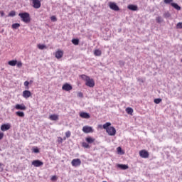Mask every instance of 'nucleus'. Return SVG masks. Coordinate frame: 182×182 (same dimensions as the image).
Here are the masks:
<instances>
[{"mask_svg":"<svg viewBox=\"0 0 182 182\" xmlns=\"http://www.w3.org/2000/svg\"><path fill=\"white\" fill-rule=\"evenodd\" d=\"M81 78L85 81L86 86H88V87H95V80L92 78H90V77L86 75H82Z\"/></svg>","mask_w":182,"mask_h":182,"instance_id":"f257e3e1","label":"nucleus"},{"mask_svg":"<svg viewBox=\"0 0 182 182\" xmlns=\"http://www.w3.org/2000/svg\"><path fill=\"white\" fill-rule=\"evenodd\" d=\"M18 16L21 18V21L25 23H29L31 22V16L28 13H20L18 14Z\"/></svg>","mask_w":182,"mask_h":182,"instance_id":"f03ea898","label":"nucleus"},{"mask_svg":"<svg viewBox=\"0 0 182 182\" xmlns=\"http://www.w3.org/2000/svg\"><path fill=\"white\" fill-rule=\"evenodd\" d=\"M73 167H79L82 164V161L79 159H73L71 161Z\"/></svg>","mask_w":182,"mask_h":182,"instance_id":"7ed1b4c3","label":"nucleus"},{"mask_svg":"<svg viewBox=\"0 0 182 182\" xmlns=\"http://www.w3.org/2000/svg\"><path fill=\"white\" fill-rule=\"evenodd\" d=\"M109 136H116V129L113 127H109V129L106 130Z\"/></svg>","mask_w":182,"mask_h":182,"instance_id":"20e7f679","label":"nucleus"},{"mask_svg":"<svg viewBox=\"0 0 182 182\" xmlns=\"http://www.w3.org/2000/svg\"><path fill=\"white\" fill-rule=\"evenodd\" d=\"M108 5L110 9H112V11H119L120 9L119 8V6H117V4H116V3L114 2H109Z\"/></svg>","mask_w":182,"mask_h":182,"instance_id":"39448f33","label":"nucleus"},{"mask_svg":"<svg viewBox=\"0 0 182 182\" xmlns=\"http://www.w3.org/2000/svg\"><path fill=\"white\" fill-rule=\"evenodd\" d=\"M82 132L84 133H93V128L90 126H84L82 127Z\"/></svg>","mask_w":182,"mask_h":182,"instance_id":"423d86ee","label":"nucleus"},{"mask_svg":"<svg viewBox=\"0 0 182 182\" xmlns=\"http://www.w3.org/2000/svg\"><path fill=\"white\" fill-rule=\"evenodd\" d=\"M139 156L142 159H147L149 158V152L146 150H141L139 151Z\"/></svg>","mask_w":182,"mask_h":182,"instance_id":"0eeeda50","label":"nucleus"},{"mask_svg":"<svg viewBox=\"0 0 182 182\" xmlns=\"http://www.w3.org/2000/svg\"><path fill=\"white\" fill-rule=\"evenodd\" d=\"M33 6L36 9H39L41 8V0H32Z\"/></svg>","mask_w":182,"mask_h":182,"instance_id":"6e6552de","label":"nucleus"},{"mask_svg":"<svg viewBox=\"0 0 182 182\" xmlns=\"http://www.w3.org/2000/svg\"><path fill=\"white\" fill-rule=\"evenodd\" d=\"M16 110H26V106L24 104H17L15 106Z\"/></svg>","mask_w":182,"mask_h":182,"instance_id":"1a4fd4ad","label":"nucleus"},{"mask_svg":"<svg viewBox=\"0 0 182 182\" xmlns=\"http://www.w3.org/2000/svg\"><path fill=\"white\" fill-rule=\"evenodd\" d=\"M63 90H65V92H69V90H72L73 87L70 84L65 83L62 87Z\"/></svg>","mask_w":182,"mask_h":182,"instance_id":"9d476101","label":"nucleus"},{"mask_svg":"<svg viewBox=\"0 0 182 182\" xmlns=\"http://www.w3.org/2000/svg\"><path fill=\"white\" fill-rule=\"evenodd\" d=\"M11 129V124H4L1 126V132H6V130H9Z\"/></svg>","mask_w":182,"mask_h":182,"instance_id":"9b49d317","label":"nucleus"},{"mask_svg":"<svg viewBox=\"0 0 182 182\" xmlns=\"http://www.w3.org/2000/svg\"><path fill=\"white\" fill-rule=\"evenodd\" d=\"M32 165L34 166V167H41V166H43V162L40 160H35L32 162Z\"/></svg>","mask_w":182,"mask_h":182,"instance_id":"f8f14e48","label":"nucleus"},{"mask_svg":"<svg viewBox=\"0 0 182 182\" xmlns=\"http://www.w3.org/2000/svg\"><path fill=\"white\" fill-rule=\"evenodd\" d=\"M31 95H32V93H31V91L29 90H24L23 92V97H24L25 99H28L31 97Z\"/></svg>","mask_w":182,"mask_h":182,"instance_id":"ddd939ff","label":"nucleus"},{"mask_svg":"<svg viewBox=\"0 0 182 182\" xmlns=\"http://www.w3.org/2000/svg\"><path fill=\"white\" fill-rule=\"evenodd\" d=\"M80 117H82V119H90V114L87 112H82L80 113Z\"/></svg>","mask_w":182,"mask_h":182,"instance_id":"4468645a","label":"nucleus"},{"mask_svg":"<svg viewBox=\"0 0 182 182\" xmlns=\"http://www.w3.org/2000/svg\"><path fill=\"white\" fill-rule=\"evenodd\" d=\"M50 120H52L53 122H56V120H59V115L56 114H53L49 116Z\"/></svg>","mask_w":182,"mask_h":182,"instance_id":"2eb2a0df","label":"nucleus"},{"mask_svg":"<svg viewBox=\"0 0 182 182\" xmlns=\"http://www.w3.org/2000/svg\"><path fill=\"white\" fill-rule=\"evenodd\" d=\"M62 56H63V51H62V50H58L55 53V58L57 59H61Z\"/></svg>","mask_w":182,"mask_h":182,"instance_id":"dca6fc26","label":"nucleus"},{"mask_svg":"<svg viewBox=\"0 0 182 182\" xmlns=\"http://www.w3.org/2000/svg\"><path fill=\"white\" fill-rule=\"evenodd\" d=\"M117 167L118 168H120L121 170H127V168H129V166L126 164H117Z\"/></svg>","mask_w":182,"mask_h":182,"instance_id":"f3484780","label":"nucleus"},{"mask_svg":"<svg viewBox=\"0 0 182 182\" xmlns=\"http://www.w3.org/2000/svg\"><path fill=\"white\" fill-rule=\"evenodd\" d=\"M127 8L129 9V11H137V6L133 4L129 5Z\"/></svg>","mask_w":182,"mask_h":182,"instance_id":"a211bd4d","label":"nucleus"},{"mask_svg":"<svg viewBox=\"0 0 182 182\" xmlns=\"http://www.w3.org/2000/svg\"><path fill=\"white\" fill-rule=\"evenodd\" d=\"M171 5L173 6V8L176 9V11H180L181 9V7L176 3H171Z\"/></svg>","mask_w":182,"mask_h":182,"instance_id":"6ab92c4d","label":"nucleus"},{"mask_svg":"<svg viewBox=\"0 0 182 182\" xmlns=\"http://www.w3.org/2000/svg\"><path fill=\"white\" fill-rule=\"evenodd\" d=\"M110 126H112V123L110 122H107L105 124H103V129H105V130H107V129H110Z\"/></svg>","mask_w":182,"mask_h":182,"instance_id":"aec40b11","label":"nucleus"},{"mask_svg":"<svg viewBox=\"0 0 182 182\" xmlns=\"http://www.w3.org/2000/svg\"><path fill=\"white\" fill-rule=\"evenodd\" d=\"M16 60H12L8 62V65L10 66H16Z\"/></svg>","mask_w":182,"mask_h":182,"instance_id":"412c9836","label":"nucleus"},{"mask_svg":"<svg viewBox=\"0 0 182 182\" xmlns=\"http://www.w3.org/2000/svg\"><path fill=\"white\" fill-rule=\"evenodd\" d=\"M16 116H18V117H25V113H23V112H16Z\"/></svg>","mask_w":182,"mask_h":182,"instance_id":"4be33fe9","label":"nucleus"},{"mask_svg":"<svg viewBox=\"0 0 182 182\" xmlns=\"http://www.w3.org/2000/svg\"><path fill=\"white\" fill-rule=\"evenodd\" d=\"M94 55L95 56H100L102 55V50L97 49L94 51Z\"/></svg>","mask_w":182,"mask_h":182,"instance_id":"5701e85b","label":"nucleus"},{"mask_svg":"<svg viewBox=\"0 0 182 182\" xmlns=\"http://www.w3.org/2000/svg\"><path fill=\"white\" fill-rule=\"evenodd\" d=\"M37 48H38L40 50H43V49H46V46L44 44H38Z\"/></svg>","mask_w":182,"mask_h":182,"instance_id":"b1692460","label":"nucleus"},{"mask_svg":"<svg viewBox=\"0 0 182 182\" xmlns=\"http://www.w3.org/2000/svg\"><path fill=\"white\" fill-rule=\"evenodd\" d=\"M126 112L128 114H133V109L132 107H127Z\"/></svg>","mask_w":182,"mask_h":182,"instance_id":"393cba45","label":"nucleus"},{"mask_svg":"<svg viewBox=\"0 0 182 182\" xmlns=\"http://www.w3.org/2000/svg\"><path fill=\"white\" fill-rule=\"evenodd\" d=\"M86 141L87 143H93V141H95V139L92 138V137H87L86 138Z\"/></svg>","mask_w":182,"mask_h":182,"instance_id":"a878e982","label":"nucleus"},{"mask_svg":"<svg viewBox=\"0 0 182 182\" xmlns=\"http://www.w3.org/2000/svg\"><path fill=\"white\" fill-rule=\"evenodd\" d=\"M19 26H21V24H19L18 23L12 24L13 29H18V28H19Z\"/></svg>","mask_w":182,"mask_h":182,"instance_id":"bb28decb","label":"nucleus"},{"mask_svg":"<svg viewBox=\"0 0 182 182\" xmlns=\"http://www.w3.org/2000/svg\"><path fill=\"white\" fill-rule=\"evenodd\" d=\"M72 43H73V45H79V39L74 38L72 40Z\"/></svg>","mask_w":182,"mask_h":182,"instance_id":"cd10ccee","label":"nucleus"},{"mask_svg":"<svg viewBox=\"0 0 182 182\" xmlns=\"http://www.w3.org/2000/svg\"><path fill=\"white\" fill-rule=\"evenodd\" d=\"M156 20L158 23H161V22H163V18L161 16H158Z\"/></svg>","mask_w":182,"mask_h":182,"instance_id":"c85d7f7f","label":"nucleus"},{"mask_svg":"<svg viewBox=\"0 0 182 182\" xmlns=\"http://www.w3.org/2000/svg\"><path fill=\"white\" fill-rule=\"evenodd\" d=\"M82 147H84L85 149H89L90 146H89V144L86 142H82Z\"/></svg>","mask_w":182,"mask_h":182,"instance_id":"c756f323","label":"nucleus"},{"mask_svg":"<svg viewBox=\"0 0 182 182\" xmlns=\"http://www.w3.org/2000/svg\"><path fill=\"white\" fill-rule=\"evenodd\" d=\"M15 15H16V13L15 12V11H11L9 14V16H11V17L15 16Z\"/></svg>","mask_w":182,"mask_h":182,"instance_id":"7c9ffc66","label":"nucleus"},{"mask_svg":"<svg viewBox=\"0 0 182 182\" xmlns=\"http://www.w3.org/2000/svg\"><path fill=\"white\" fill-rule=\"evenodd\" d=\"M50 21H51L52 22H56V21H58V18H56V16H52L50 17Z\"/></svg>","mask_w":182,"mask_h":182,"instance_id":"2f4dec72","label":"nucleus"},{"mask_svg":"<svg viewBox=\"0 0 182 182\" xmlns=\"http://www.w3.org/2000/svg\"><path fill=\"white\" fill-rule=\"evenodd\" d=\"M161 102V99L160 98H156L154 100V103H156V105H159Z\"/></svg>","mask_w":182,"mask_h":182,"instance_id":"473e14b6","label":"nucleus"},{"mask_svg":"<svg viewBox=\"0 0 182 182\" xmlns=\"http://www.w3.org/2000/svg\"><path fill=\"white\" fill-rule=\"evenodd\" d=\"M173 0H164V4H166V5H168V4H173Z\"/></svg>","mask_w":182,"mask_h":182,"instance_id":"72a5a7b5","label":"nucleus"},{"mask_svg":"<svg viewBox=\"0 0 182 182\" xmlns=\"http://www.w3.org/2000/svg\"><path fill=\"white\" fill-rule=\"evenodd\" d=\"M16 65L17 68H22V62H21V61H19V62L16 61Z\"/></svg>","mask_w":182,"mask_h":182,"instance_id":"f704fd0d","label":"nucleus"},{"mask_svg":"<svg viewBox=\"0 0 182 182\" xmlns=\"http://www.w3.org/2000/svg\"><path fill=\"white\" fill-rule=\"evenodd\" d=\"M178 29H182V23H178L176 25Z\"/></svg>","mask_w":182,"mask_h":182,"instance_id":"c9c22d12","label":"nucleus"},{"mask_svg":"<svg viewBox=\"0 0 182 182\" xmlns=\"http://www.w3.org/2000/svg\"><path fill=\"white\" fill-rule=\"evenodd\" d=\"M33 153H39V149L38 147L33 148Z\"/></svg>","mask_w":182,"mask_h":182,"instance_id":"e433bc0d","label":"nucleus"},{"mask_svg":"<svg viewBox=\"0 0 182 182\" xmlns=\"http://www.w3.org/2000/svg\"><path fill=\"white\" fill-rule=\"evenodd\" d=\"M70 134H71L70 131H68L65 132V136L67 138L70 137Z\"/></svg>","mask_w":182,"mask_h":182,"instance_id":"4c0bfd02","label":"nucleus"},{"mask_svg":"<svg viewBox=\"0 0 182 182\" xmlns=\"http://www.w3.org/2000/svg\"><path fill=\"white\" fill-rule=\"evenodd\" d=\"M164 16L165 18H170V13H168V12L165 13V14H164Z\"/></svg>","mask_w":182,"mask_h":182,"instance_id":"58836bf2","label":"nucleus"},{"mask_svg":"<svg viewBox=\"0 0 182 182\" xmlns=\"http://www.w3.org/2000/svg\"><path fill=\"white\" fill-rule=\"evenodd\" d=\"M24 86H26V87H28L29 86V82H28V81L24 82Z\"/></svg>","mask_w":182,"mask_h":182,"instance_id":"ea45409f","label":"nucleus"},{"mask_svg":"<svg viewBox=\"0 0 182 182\" xmlns=\"http://www.w3.org/2000/svg\"><path fill=\"white\" fill-rule=\"evenodd\" d=\"M117 152H118V153H122V147H120V146H119V147L117 149Z\"/></svg>","mask_w":182,"mask_h":182,"instance_id":"a19ab883","label":"nucleus"},{"mask_svg":"<svg viewBox=\"0 0 182 182\" xmlns=\"http://www.w3.org/2000/svg\"><path fill=\"white\" fill-rule=\"evenodd\" d=\"M2 139H4V133L0 132V140H2Z\"/></svg>","mask_w":182,"mask_h":182,"instance_id":"79ce46f5","label":"nucleus"},{"mask_svg":"<svg viewBox=\"0 0 182 182\" xmlns=\"http://www.w3.org/2000/svg\"><path fill=\"white\" fill-rule=\"evenodd\" d=\"M77 96H78L79 97H83V93H82V92H78Z\"/></svg>","mask_w":182,"mask_h":182,"instance_id":"37998d69","label":"nucleus"},{"mask_svg":"<svg viewBox=\"0 0 182 182\" xmlns=\"http://www.w3.org/2000/svg\"><path fill=\"white\" fill-rule=\"evenodd\" d=\"M120 66H124V61H119Z\"/></svg>","mask_w":182,"mask_h":182,"instance_id":"c03bdc74","label":"nucleus"},{"mask_svg":"<svg viewBox=\"0 0 182 182\" xmlns=\"http://www.w3.org/2000/svg\"><path fill=\"white\" fill-rule=\"evenodd\" d=\"M1 16H4V15H5V14L3 11H1Z\"/></svg>","mask_w":182,"mask_h":182,"instance_id":"a18cd8bd","label":"nucleus"},{"mask_svg":"<svg viewBox=\"0 0 182 182\" xmlns=\"http://www.w3.org/2000/svg\"><path fill=\"white\" fill-rule=\"evenodd\" d=\"M55 178H56V176H53L52 177V180H55Z\"/></svg>","mask_w":182,"mask_h":182,"instance_id":"49530a36","label":"nucleus"},{"mask_svg":"<svg viewBox=\"0 0 182 182\" xmlns=\"http://www.w3.org/2000/svg\"><path fill=\"white\" fill-rule=\"evenodd\" d=\"M60 141L62 143V141H63V139L62 138H60Z\"/></svg>","mask_w":182,"mask_h":182,"instance_id":"de8ad7c7","label":"nucleus"},{"mask_svg":"<svg viewBox=\"0 0 182 182\" xmlns=\"http://www.w3.org/2000/svg\"><path fill=\"white\" fill-rule=\"evenodd\" d=\"M33 81L31 80L29 83H33Z\"/></svg>","mask_w":182,"mask_h":182,"instance_id":"09e8293b","label":"nucleus"}]
</instances>
